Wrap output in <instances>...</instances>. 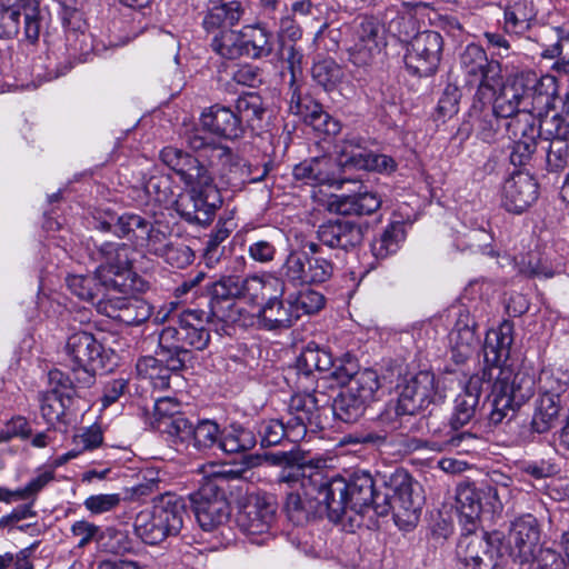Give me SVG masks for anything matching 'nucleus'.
<instances>
[{"mask_svg":"<svg viewBox=\"0 0 569 569\" xmlns=\"http://www.w3.org/2000/svg\"><path fill=\"white\" fill-rule=\"evenodd\" d=\"M184 143L198 156L166 147L160 158L190 188L188 194L174 200L177 212L188 222L206 224L222 202L213 184V176L234 186L243 180L247 171L241 159L229 147L208 141L200 130L187 133Z\"/></svg>","mask_w":569,"mask_h":569,"instance_id":"1","label":"nucleus"},{"mask_svg":"<svg viewBox=\"0 0 569 569\" xmlns=\"http://www.w3.org/2000/svg\"><path fill=\"white\" fill-rule=\"evenodd\" d=\"M319 497V505L332 522L348 521L350 527L361 525L362 516L370 510L373 500L375 481L369 472L359 471L347 481L338 475H327V481Z\"/></svg>","mask_w":569,"mask_h":569,"instance_id":"2","label":"nucleus"},{"mask_svg":"<svg viewBox=\"0 0 569 569\" xmlns=\"http://www.w3.org/2000/svg\"><path fill=\"white\" fill-rule=\"evenodd\" d=\"M486 383L492 381L488 415L491 425L511 420L533 395L535 378L526 371L515 372L510 367H486Z\"/></svg>","mask_w":569,"mask_h":569,"instance_id":"3","label":"nucleus"},{"mask_svg":"<svg viewBox=\"0 0 569 569\" xmlns=\"http://www.w3.org/2000/svg\"><path fill=\"white\" fill-rule=\"evenodd\" d=\"M207 315L202 310H183L176 325L164 327L158 338L161 353L174 355L173 368H184L191 350H203L210 341L206 328Z\"/></svg>","mask_w":569,"mask_h":569,"instance_id":"4","label":"nucleus"},{"mask_svg":"<svg viewBox=\"0 0 569 569\" xmlns=\"http://www.w3.org/2000/svg\"><path fill=\"white\" fill-rule=\"evenodd\" d=\"M187 517L184 500L177 495L166 493L156 499L150 509L136 516L134 531L146 543L158 545L178 536Z\"/></svg>","mask_w":569,"mask_h":569,"instance_id":"5","label":"nucleus"},{"mask_svg":"<svg viewBox=\"0 0 569 569\" xmlns=\"http://www.w3.org/2000/svg\"><path fill=\"white\" fill-rule=\"evenodd\" d=\"M132 253L124 243L106 242L99 247L96 279L108 292L132 295L144 289V282L132 270Z\"/></svg>","mask_w":569,"mask_h":569,"instance_id":"6","label":"nucleus"},{"mask_svg":"<svg viewBox=\"0 0 569 569\" xmlns=\"http://www.w3.org/2000/svg\"><path fill=\"white\" fill-rule=\"evenodd\" d=\"M239 478L234 470H218L209 473L194 495V515L204 531H212L227 522L230 508L226 499L223 485Z\"/></svg>","mask_w":569,"mask_h":569,"instance_id":"7","label":"nucleus"},{"mask_svg":"<svg viewBox=\"0 0 569 569\" xmlns=\"http://www.w3.org/2000/svg\"><path fill=\"white\" fill-rule=\"evenodd\" d=\"M460 70L465 86L475 89L478 101H489L493 90L500 84L501 66L489 60L486 51L478 44H468L460 54Z\"/></svg>","mask_w":569,"mask_h":569,"instance_id":"8","label":"nucleus"},{"mask_svg":"<svg viewBox=\"0 0 569 569\" xmlns=\"http://www.w3.org/2000/svg\"><path fill=\"white\" fill-rule=\"evenodd\" d=\"M66 355L79 387H90L96 371L104 368L106 350L96 337L87 331H78L68 337Z\"/></svg>","mask_w":569,"mask_h":569,"instance_id":"9","label":"nucleus"},{"mask_svg":"<svg viewBox=\"0 0 569 569\" xmlns=\"http://www.w3.org/2000/svg\"><path fill=\"white\" fill-rule=\"evenodd\" d=\"M47 14L38 0H0V38L12 39L18 36L20 18L23 17L24 37L34 43L47 21Z\"/></svg>","mask_w":569,"mask_h":569,"instance_id":"10","label":"nucleus"},{"mask_svg":"<svg viewBox=\"0 0 569 569\" xmlns=\"http://www.w3.org/2000/svg\"><path fill=\"white\" fill-rule=\"evenodd\" d=\"M457 557L463 569H493L501 557V538L498 533L462 535Z\"/></svg>","mask_w":569,"mask_h":569,"instance_id":"11","label":"nucleus"},{"mask_svg":"<svg viewBox=\"0 0 569 569\" xmlns=\"http://www.w3.org/2000/svg\"><path fill=\"white\" fill-rule=\"evenodd\" d=\"M276 503L271 497L257 495L251 497L237 516L240 530L250 537L253 543L262 545L271 537L276 520Z\"/></svg>","mask_w":569,"mask_h":569,"instance_id":"12","label":"nucleus"},{"mask_svg":"<svg viewBox=\"0 0 569 569\" xmlns=\"http://www.w3.org/2000/svg\"><path fill=\"white\" fill-rule=\"evenodd\" d=\"M443 39L437 31L427 30L416 34L407 47L406 67L419 77L433 74L440 63Z\"/></svg>","mask_w":569,"mask_h":569,"instance_id":"13","label":"nucleus"},{"mask_svg":"<svg viewBox=\"0 0 569 569\" xmlns=\"http://www.w3.org/2000/svg\"><path fill=\"white\" fill-rule=\"evenodd\" d=\"M283 282L270 274H253L241 279L237 276L221 277V284L216 292L218 295H232L248 299L251 302L269 299L274 295H283Z\"/></svg>","mask_w":569,"mask_h":569,"instance_id":"14","label":"nucleus"},{"mask_svg":"<svg viewBox=\"0 0 569 569\" xmlns=\"http://www.w3.org/2000/svg\"><path fill=\"white\" fill-rule=\"evenodd\" d=\"M380 26L372 19H362L352 28L347 51L349 61L360 68L371 66L382 49Z\"/></svg>","mask_w":569,"mask_h":569,"instance_id":"15","label":"nucleus"},{"mask_svg":"<svg viewBox=\"0 0 569 569\" xmlns=\"http://www.w3.org/2000/svg\"><path fill=\"white\" fill-rule=\"evenodd\" d=\"M329 402V398L323 392L315 390L298 389V392L291 398L289 430L292 441L303 438L308 426L318 425L319 410Z\"/></svg>","mask_w":569,"mask_h":569,"instance_id":"16","label":"nucleus"},{"mask_svg":"<svg viewBox=\"0 0 569 569\" xmlns=\"http://www.w3.org/2000/svg\"><path fill=\"white\" fill-rule=\"evenodd\" d=\"M528 90L520 82H505L501 74L500 84L495 88L493 96L489 100V107L501 118L510 120L520 119L522 123L532 120Z\"/></svg>","mask_w":569,"mask_h":569,"instance_id":"17","label":"nucleus"},{"mask_svg":"<svg viewBox=\"0 0 569 569\" xmlns=\"http://www.w3.org/2000/svg\"><path fill=\"white\" fill-rule=\"evenodd\" d=\"M540 529L532 515H522L511 525L509 532L510 555L519 563H528L539 551Z\"/></svg>","mask_w":569,"mask_h":569,"instance_id":"18","label":"nucleus"},{"mask_svg":"<svg viewBox=\"0 0 569 569\" xmlns=\"http://www.w3.org/2000/svg\"><path fill=\"white\" fill-rule=\"evenodd\" d=\"M436 393L435 376L420 371L402 387L396 411L398 415H416L435 400Z\"/></svg>","mask_w":569,"mask_h":569,"instance_id":"19","label":"nucleus"},{"mask_svg":"<svg viewBox=\"0 0 569 569\" xmlns=\"http://www.w3.org/2000/svg\"><path fill=\"white\" fill-rule=\"evenodd\" d=\"M537 198L538 184L527 172H515L502 184L501 204L509 212H523Z\"/></svg>","mask_w":569,"mask_h":569,"instance_id":"20","label":"nucleus"},{"mask_svg":"<svg viewBox=\"0 0 569 569\" xmlns=\"http://www.w3.org/2000/svg\"><path fill=\"white\" fill-rule=\"evenodd\" d=\"M200 121L202 124V129H200V131L208 141L213 143L217 142L209 139L206 136L204 130L226 139H237L241 137L244 131V126L241 124V120L238 118L236 111L231 110L229 107L218 103L204 109L200 116ZM193 130H199V128L187 130L183 133L182 139L184 140L186 134Z\"/></svg>","mask_w":569,"mask_h":569,"instance_id":"21","label":"nucleus"},{"mask_svg":"<svg viewBox=\"0 0 569 569\" xmlns=\"http://www.w3.org/2000/svg\"><path fill=\"white\" fill-rule=\"evenodd\" d=\"M333 367L331 353L310 342L301 351L296 363L297 389L315 390L317 386L316 372H328Z\"/></svg>","mask_w":569,"mask_h":569,"instance_id":"22","label":"nucleus"},{"mask_svg":"<svg viewBox=\"0 0 569 569\" xmlns=\"http://www.w3.org/2000/svg\"><path fill=\"white\" fill-rule=\"evenodd\" d=\"M451 312L455 316V325L449 333L452 356L456 362H463L480 342L476 335V321L463 306L453 308Z\"/></svg>","mask_w":569,"mask_h":569,"instance_id":"23","label":"nucleus"},{"mask_svg":"<svg viewBox=\"0 0 569 569\" xmlns=\"http://www.w3.org/2000/svg\"><path fill=\"white\" fill-rule=\"evenodd\" d=\"M328 472L323 469H313L305 466H289L281 470L279 482L287 485L292 491L302 490L305 499H315L319 502L322 497Z\"/></svg>","mask_w":569,"mask_h":569,"instance_id":"24","label":"nucleus"},{"mask_svg":"<svg viewBox=\"0 0 569 569\" xmlns=\"http://www.w3.org/2000/svg\"><path fill=\"white\" fill-rule=\"evenodd\" d=\"M418 483L403 470H397L389 479V490L393 497L395 516L417 518L418 511L421 509V498L416 491Z\"/></svg>","mask_w":569,"mask_h":569,"instance_id":"25","label":"nucleus"},{"mask_svg":"<svg viewBox=\"0 0 569 569\" xmlns=\"http://www.w3.org/2000/svg\"><path fill=\"white\" fill-rule=\"evenodd\" d=\"M485 383L486 376L483 370L481 376H471L461 391L457 395L453 401V411L450 419V426L453 429L461 428L472 420L479 408Z\"/></svg>","mask_w":569,"mask_h":569,"instance_id":"26","label":"nucleus"},{"mask_svg":"<svg viewBox=\"0 0 569 569\" xmlns=\"http://www.w3.org/2000/svg\"><path fill=\"white\" fill-rule=\"evenodd\" d=\"M319 241L332 249L348 250L358 246L363 238L361 227L347 219L329 220L317 230Z\"/></svg>","mask_w":569,"mask_h":569,"instance_id":"27","label":"nucleus"},{"mask_svg":"<svg viewBox=\"0 0 569 569\" xmlns=\"http://www.w3.org/2000/svg\"><path fill=\"white\" fill-rule=\"evenodd\" d=\"M292 173L297 180L308 184H335L340 181L341 168L337 159L321 156L295 166Z\"/></svg>","mask_w":569,"mask_h":569,"instance_id":"28","label":"nucleus"},{"mask_svg":"<svg viewBox=\"0 0 569 569\" xmlns=\"http://www.w3.org/2000/svg\"><path fill=\"white\" fill-rule=\"evenodd\" d=\"M289 110L292 114L298 116L316 130L325 131L326 133H336L339 129L338 123L323 111L321 104L309 96H301L298 87L292 90Z\"/></svg>","mask_w":569,"mask_h":569,"instance_id":"29","label":"nucleus"},{"mask_svg":"<svg viewBox=\"0 0 569 569\" xmlns=\"http://www.w3.org/2000/svg\"><path fill=\"white\" fill-rule=\"evenodd\" d=\"M481 495H486L488 497L487 503L490 505L492 509H496L500 505L496 487L488 485L482 489H477L473 485L467 483L460 485L457 488V509L460 516L466 518L469 522L477 519L481 512Z\"/></svg>","mask_w":569,"mask_h":569,"instance_id":"30","label":"nucleus"},{"mask_svg":"<svg viewBox=\"0 0 569 569\" xmlns=\"http://www.w3.org/2000/svg\"><path fill=\"white\" fill-rule=\"evenodd\" d=\"M478 438L466 431H457L451 426L439 436L433 435L430 440L412 439L409 448L419 450L428 448L433 451H457L458 453H468L475 449Z\"/></svg>","mask_w":569,"mask_h":569,"instance_id":"31","label":"nucleus"},{"mask_svg":"<svg viewBox=\"0 0 569 569\" xmlns=\"http://www.w3.org/2000/svg\"><path fill=\"white\" fill-rule=\"evenodd\" d=\"M471 128L476 136L486 143H493L501 136V117L491 110L489 101H478L472 98L469 110Z\"/></svg>","mask_w":569,"mask_h":569,"instance_id":"32","label":"nucleus"},{"mask_svg":"<svg viewBox=\"0 0 569 569\" xmlns=\"http://www.w3.org/2000/svg\"><path fill=\"white\" fill-rule=\"evenodd\" d=\"M509 138L513 141L510 161L513 166H523L532 157L537 148L536 129L530 122L520 119L505 122Z\"/></svg>","mask_w":569,"mask_h":569,"instance_id":"33","label":"nucleus"},{"mask_svg":"<svg viewBox=\"0 0 569 569\" xmlns=\"http://www.w3.org/2000/svg\"><path fill=\"white\" fill-rule=\"evenodd\" d=\"M281 296H272L259 310V322L263 329H288L298 320V311L292 306L291 297L282 300Z\"/></svg>","mask_w":569,"mask_h":569,"instance_id":"34","label":"nucleus"},{"mask_svg":"<svg viewBox=\"0 0 569 569\" xmlns=\"http://www.w3.org/2000/svg\"><path fill=\"white\" fill-rule=\"evenodd\" d=\"M513 343V325L510 321H503L497 329L487 333L483 347L485 360L488 367H503L501 362L509 358L510 349Z\"/></svg>","mask_w":569,"mask_h":569,"instance_id":"35","label":"nucleus"},{"mask_svg":"<svg viewBox=\"0 0 569 569\" xmlns=\"http://www.w3.org/2000/svg\"><path fill=\"white\" fill-rule=\"evenodd\" d=\"M162 355L166 365H163L162 360L151 356L140 358L136 365L138 377L148 380L150 385L158 390L167 389L170 385L171 373L183 369L173 368L171 366V360L174 359V355Z\"/></svg>","mask_w":569,"mask_h":569,"instance_id":"36","label":"nucleus"},{"mask_svg":"<svg viewBox=\"0 0 569 569\" xmlns=\"http://www.w3.org/2000/svg\"><path fill=\"white\" fill-rule=\"evenodd\" d=\"M244 53L252 59H262L273 51V34L264 26L249 24L241 28Z\"/></svg>","mask_w":569,"mask_h":569,"instance_id":"37","label":"nucleus"},{"mask_svg":"<svg viewBox=\"0 0 569 569\" xmlns=\"http://www.w3.org/2000/svg\"><path fill=\"white\" fill-rule=\"evenodd\" d=\"M113 232L119 237L132 238L138 243L147 241L149 251L151 243H154V238L161 237L159 230H154L149 221L138 214H123L119 217Z\"/></svg>","mask_w":569,"mask_h":569,"instance_id":"38","label":"nucleus"},{"mask_svg":"<svg viewBox=\"0 0 569 569\" xmlns=\"http://www.w3.org/2000/svg\"><path fill=\"white\" fill-rule=\"evenodd\" d=\"M110 307L112 311L108 316L129 326H138L152 315V307L139 298L118 299Z\"/></svg>","mask_w":569,"mask_h":569,"instance_id":"39","label":"nucleus"},{"mask_svg":"<svg viewBox=\"0 0 569 569\" xmlns=\"http://www.w3.org/2000/svg\"><path fill=\"white\" fill-rule=\"evenodd\" d=\"M246 13V6L238 0L228 1L212 7L203 18V27L208 31L233 27Z\"/></svg>","mask_w":569,"mask_h":569,"instance_id":"40","label":"nucleus"},{"mask_svg":"<svg viewBox=\"0 0 569 569\" xmlns=\"http://www.w3.org/2000/svg\"><path fill=\"white\" fill-rule=\"evenodd\" d=\"M337 161L341 168L362 169L369 150L365 147V140L358 136H348L339 141L336 147Z\"/></svg>","mask_w":569,"mask_h":569,"instance_id":"41","label":"nucleus"},{"mask_svg":"<svg viewBox=\"0 0 569 569\" xmlns=\"http://www.w3.org/2000/svg\"><path fill=\"white\" fill-rule=\"evenodd\" d=\"M309 258V250L291 251L281 267L282 276L296 286L315 283Z\"/></svg>","mask_w":569,"mask_h":569,"instance_id":"42","label":"nucleus"},{"mask_svg":"<svg viewBox=\"0 0 569 569\" xmlns=\"http://www.w3.org/2000/svg\"><path fill=\"white\" fill-rule=\"evenodd\" d=\"M257 440L253 432L239 423H231L221 430L219 449L224 453L250 450Z\"/></svg>","mask_w":569,"mask_h":569,"instance_id":"43","label":"nucleus"},{"mask_svg":"<svg viewBox=\"0 0 569 569\" xmlns=\"http://www.w3.org/2000/svg\"><path fill=\"white\" fill-rule=\"evenodd\" d=\"M560 409L561 400L538 393L531 420L532 430L538 433L549 431L557 421Z\"/></svg>","mask_w":569,"mask_h":569,"instance_id":"44","label":"nucleus"},{"mask_svg":"<svg viewBox=\"0 0 569 569\" xmlns=\"http://www.w3.org/2000/svg\"><path fill=\"white\" fill-rule=\"evenodd\" d=\"M380 387L379 376L372 369L358 370L346 386L349 391L355 393L368 407L377 400Z\"/></svg>","mask_w":569,"mask_h":569,"instance_id":"45","label":"nucleus"},{"mask_svg":"<svg viewBox=\"0 0 569 569\" xmlns=\"http://www.w3.org/2000/svg\"><path fill=\"white\" fill-rule=\"evenodd\" d=\"M406 239L405 226L400 221L388 224L382 233L371 243V251L376 258L385 259L396 253Z\"/></svg>","mask_w":569,"mask_h":569,"instance_id":"46","label":"nucleus"},{"mask_svg":"<svg viewBox=\"0 0 569 569\" xmlns=\"http://www.w3.org/2000/svg\"><path fill=\"white\" fill-rule=\"evenodd\" d=\"M368 406L346 387L341 389L332 403V411L337 419L353 423L366 412Z\"/></svg>","mask_w":569,"mask_h":569,"instance_id":"47","label":"nucleus"},{"mask_svg":"<svg viewBox=\"0 0 569 569\" xmlns=\"http://www.w3.org/2000/svg\"><path fill=\"white\" fill-rule=\"evenodd\" d=\"M535 18L533 9L527 0H519L505 10L503 29L507 33L521 34L530 28Z\"/></svg>","mask_w":569,"mask_h":569,"instance_id":"48","label":"nucleus"},{"mask_svg":"<svg viewBox=\"0 0 569 569\" xmlns=\"http://www.w3.org/2000/svg\"><path fill=\"white\" fill-rule=\"evenodd\" d=\"M569 386V372L555 368H542L538 377L540 395L561 400Z\"/></svg>","mask_w":569,"mask_h":569,"instance_id":"49","label":"nucleus"},{"mask_svg":"<svg viewBox=\"0 0 569 569\" xmlns=\"http://www.w3.org/2000/svg\"><path fill=\"white\" fill-rule=\"evenodd\" d=\"M264 111L262 98L256 92L242 94L236 101V113L243 126L254 128L262 120Z\"/></svg>","mask_w":569,"mask_h":569,"instance_id":"50","label":"nucleus"},{"mask_svg":"<svg viewBox=\"0 0 569 569\" xmlns=\"http://www.w3.org/2000/svg\"><path fill=\"white\" fill-rule=\"evenodd\" d=\"M211 48L214 52L226 59H237L246 56L242 46V32L231 29L222 30L211 41Z\"/></svg>","mask_w":569,"mask_h":569,"instance_id":"51","label":"nucleus"},{"mask_svg":"<svg viewBox=\"0 0 569 569\" xmlns=\"http://www.w3.org/2000/svg\"><path fill=\"white\" fill-rule=\"evenodd\" d=\"M220 436L219 425L213 420L203 419L194 426L190 445L198 451L206 452L212 448H219Z\"/></svg>","mask_w":569,"mask_h":569,"instance_id":"52","label":"nucleus"},{"mask_svg":"<svg viewBox=\"0 0 569 569\" xmlns=\"http://www.w3.org/2000/svg\"><path fill=\"white\" fill-rule=\"evenodd\" d=\"M39 401L41 416L50 425L61 421L67 408L70 406V402L56 391L42 392Z\"/></svg>","mask_w":569,"mask_h":569,"instance_id":"53","label":"nucleus"},{"mask_svg":"<svg viewBox=\"0 0 569 569\" xmlns=\"http://www.w3.org/2000/svg\"><path fill=\"white\" fill-rule=\"evenodd\" d=\"M493 236L486 228L471 229L459 240L461 250H469L472 253L493 256Z\"/></svg>","mask_w":569,"mask_h":569,"instance_id":"54","label":"nucleus"},{"mask_svg":"<svg viewBox=\"0 0 569 569\" xmlns=\"http://www.w3.org/2000/svg\"><path fill=\"white\" fill-rule=\"evenodd\" d=\"M303 249L309 250L310 253L309 263L315 283H323L329 280L333 274L335 266L331 260L322 256L320 246L310 241L303 246Z\"/></svg>","mask_w":569,"mask_h":569,"instance_id":"55","label":"nucleus"},{"mask_svg":"<svg viewBox=\"0 0 569 569\" xmlns=\"http://www.w3.org/2000/svg\"><path fill=\"white\" fill-rule=\"evenodd\" d=\"M342 77V69L331 59L318 61L312 67L313 80L326 91L335 89Z\"/></svg>","mask_w":569,"mask_h":569,"instance_id":"56","label":"nucleus"},{"mask_svg":"<svg viewBox=\"0 0 569 569\" xmlns=\"http://www.w3.org/2000/svg\"><path fill=\"white\" fill-rule=\"evenodd\" d=\"M258 433L260 436V443L262 447L277 446L284 437L292 441V436H290L289 430V420L287 421V426L278 419L262 421L259 425Z\"/></svg>","mask_w":569,"mask_h":569,"instance_id":"57","label":"nucleus"},{"mask_svg":"<svg viewBox=\"0 0 569 569\" xmlns=\"http://www.w3.org/2000/svg\"><path fill=\"white\" fill-rule=\"evenodd\" d=\"M54 476L53 469H39L24 487L17 489L19 501L34 502L38 495L54 480Z\"/></svg>","mask_w":569,"mask_h":569,"instance_id":"58","label":"nucleus"},{"mask_svg":"<svg viewBox=\"0 0 569 569\" xmlns=\"http://www.w3.org/2000/svg\"><path fill=\"white\" fill-rule=\"evenodd\" d=\"M290 297L292 306L298 311V319L302 315H313L325 306V297L312 289L302 290L296 297Z\"/></svg>","mask_w":569,"mask_h":569,"instance_id":"59","label":"nucleus"},{"mask_svg":"<svg viewBox=\"0 0 569 569\" xmlns=\"http://www.w3.org/2000/svg\"><path fill=\"white\" fill-rule=\"evenodd\" d=\"M150 252L157 256L164 257L166 260L173 267L183 268L191 263L192 252L188 247H174L171 243H163L162 246H156L151 243Z\"/></svg>","mask_w":569,"mask_h":569,"instance_id":"60","label":"nucleus"},{"mask_svg":"<svg viewBox=\"0 0 569 569\" xmlns=\"http://www.w3.org/2000/svg\"><path fill=\"white\" fill-rule=\"evenodd\" d=\"M284 511L295 525H302L309 520L312 512L307 508L306 500L299 490L287 493Z\"/></svg>","mask_w":569,"mask_h":569,"instance_id":"61","label":"nucleus"},{"mask_svg":"<svg viewBox=\"0 0 569 569\" xmlns=\"http://www.w3.org/2000/svg\"><path fill=\"white\" fill-rule=\"evenodd\" d=\"M461 94L460 90L456 84L448 83L438 101L437 106V114L438 118L446 120L447 118H452L459 111V101Z\"/></svg>","mask_w":569,"mask_h":569,"instance_id":"62","label":"nucleus"},{"mask_svg":"<svg viewBox=\"0 0 569 569\" xmlns=\"http://www.w3.org/2000/svg\"><path fill=\"white\" fill-rule=\"evenodd\" d=\"M122 501L120 493L91 495L84 499V508L92 515H101L117 509Z\"/></svg>","mask_w":569,"mask_h":569,"instance_id":"63","label":"nucleus"},{"mask_svg":"<svg viewBox=\"0 0 569 569\" xmlns=\"http://www.w3.org/2000/svg\"><path fill=\"white\" fill-rule=\"evenodd\" d=\"M96 276L73 274L67 278L70 291L82 300L92 301L98 296Z\"/></svg>","mask_w":569,"mask_h":569,"instance_id":"64","label":"nucleus"}]
</instances>
